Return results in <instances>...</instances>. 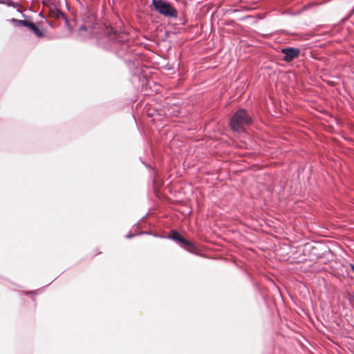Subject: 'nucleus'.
I'll use <instances>...</instances> for the list:
<instances>
[{
  "instance_id": "20e7f679",
  "label": "nucleus",
  "mask_w": 354,
  "mask_h": 354,
  "mask_svg": "<svg viewBox=\"0 0 354 354\" xmlns=\"http://www.w3.org/2000/svg\"><path fill=\"white\" fill-rule=\"evenodd\" d=\"M169 238L176 241L178 243H182L189 248H194V245L189 241L184 239L177 231H172Z\"/></svg>"
},
{
  "instance_id": "39448f33",
  "label": "nucleus",
  "mask_w": 354,
  "mask_h": 354,
  "mask_svg": "<svg viewBox=\"0 0 354 354\" xmlns=\"http://www.w3.org/2000/svg\"><path fill=\"white\" fill-rule=\"evenodd\" d=\"M28 28H29L38 37L44 36L43 32L33 23L28 21Z\"/></svg>"
},
{
  "instance_id": "f03ea898",
  "label": "nucleus",
  "mask_w": 354,
  "mask_h": 354,
  "mask_svg": "<svg viewBox=\"0 0 354 354\" xmlns=\"http://www.w3.org/2000/svg\"><path fill=\"white\" fill-rule=\"evenodd\" d=\"M152 5L160 14L165 17H172L174 18L178 17L177 10L168 2L162 0H152Z\"/></svg>"
},
{
  "instance_id": "0eeeda50",
  "label": "nucleus",
  "mask_w": 354,
  "mask_h": 354,
  "mask_svg": "<svg viewBox=\"0 0 354 354\" xmlns=\"http://www.w3.org/2000/svg\"><path fill=\"white\" fill-rule=\"evenodd\" d=\"M349 301L354 305V295H352L348 298Z\"/></svg>"
},
{
  "instance_id": "f257e3e1",
  "label": "nucleus",
  "mask_w": 354,
  "mask_h": 354,
  "mask_svg": "<svg viewBox=\"0 0 354 354\" xmlns=\"http://www.w3.org/2000/svg\"><path fill=\"white\" fill-rule=\"evenodd\" d=\"M251 122L252 118L248 115L247 111L241 109L231 118L230 125L234 131L241 132L244 130V127L250 124Z\"/></svg>"
},
{
  "instance_id": "9d476101",
  "label": "nucleus",
  "mask_w": 354,
  "mask_h": 354,
  "mask_svg": "<svg viewBox=\"0 0 354 354\" xmlns=\"http://www.w3.org/2000/svg\"><path fill=\"white\" fill-rule=\"evenodd\" d=\"M0 3H5V1L4 0H0Z\"/></svg>"
},
{
  "instance_id": "f8f14e48",
  "label": "nucleus",
  "mask_w": 354,
  "mask_h": 354,
  "mask_svg": "<svg viewBox=\"0 0 354 354\" xmlns=\"http://www.w3.org/2000/svg\"><path fill=\"white\" fill-rule=\"evenodd\" d=\"M34 292H33V291H30L29 293H30V294H32V293H34Z\"/></svg>"
},
{
  "instance_id": "1a4fd4ad",
  "label": "nucleus",
  "mask_w": 354,
  "mask_h": 354,
  "mask_svg": "<svg viewBox=\"0 0 354 354\" xmlns=\"http://www.w3.org/2000/svg\"><path fill=\"white\" fill-rule=\"evenodd\" d=\"M351 267L352 270L354 272V265H353V264H351Z\"/></svg>"
},
{
  "instance_id": "9b49d317",
  "label": "nucleus",
  "mask_w": 354,
  "mask_h": 354,
  "mask_svg": "<svg viewBox=\"0 0 354 354\" xmlns=\"http://www.w3.org/2000/svg\"><path fill=\"white\" fill-rule=\"evenodd\" d=\"M133 235H127V238H131V237H133Z\"/></svg>"
},
{
  "instance_id": "423d86ee",
  "label": "nucleus",
  "mask_w": 354,
  "mask_h": 354,
  "mask_svg": "<svg viewBox=\"0 0 354 354\" xmlns=\"http://www.w3.org/2000/svg\"><path fill=\"white\" fill-rule=\"evenodd\" d=\"M12 21L15 23L17 26H28V20H19V19H12Z\"/></svg>"
},
{
  "instance_id": "7ed1b4c3",
  "label": "nucleus",
  "mask_w": 354,
  "mask_h": 354,
  "mask_svg": "<svg viewBox=\"0 0 354 354\" xmlns=\"http://www.w3.org/2000/svg\"><path fill=\"white\" fill-rule=\"evenodd\" d=\"M281 52L284 55L283 59L286 62H290L299 55L300 50L296 48L288 47L282 48Z\"/></svg>"
},
{
  "instance_id": "6e6552de",
  "label": "nucleus",
  "mask_w": 354,
  "mask_h": 354,
  "mask_svg": "<svg viewBox=\"0 0 354 354\" xmlns=\"http://www.w3.org/2000/svg\"><path fill=\"white\" fill-rule=\"evenodd\" d=\"M80 30H86V26H82L80 27Z\"/></svg>"
}]
</instances>
